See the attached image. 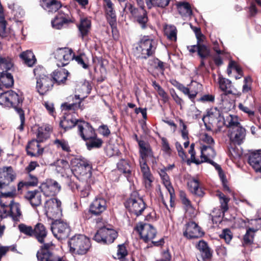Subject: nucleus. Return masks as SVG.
<instances>
[{
  "mask_svg": "<svg viewBox=\"0 0 261 261\" xmlns=\"http://www.w3.org/2000/svg\"><path fill=\"white\" fill-rule=\"evenodd\" d=\"M190 27L194 32L197 40H198V42H202L204 36L202 34L200 28L199 27H194L191 24L190 25Z\"/></svg>",
  "mask_w": 261,
  "mask_h": 261,
  "instance_id": "50",
  "label": "nucleus"
},
{
  "mask_svg": "<svg viewBox=\"0 0 261 261\" xmlns=\"http://www.w3.org/2000/svg\"><path fill=\"white\" fill-rule=\"evenodd\" d=\"M75 99V100H77L78 102H73L71 103H68L67 102H65L61 105V107L62 108L63 110H75L77 108H80L81 107V102L83 100V98H81L80 97L79 95H71L69 97V99Z\"/></svg>",
  "mask_w": 261,
  "mask_h": 261,
  "instance_id": "24",
  "label": "nucleus"
},
{
  "mask_svg": "<svg viewBox=\"0 0 261 261\" xmlns=\"http://www.w3.org/2000/svg\"><path fill=\"white\" fill-rule=\"evenodd\" d=\"M69 72L65 69L61 68L59 70H55L53 72V74L50 75L54 82L57 83L58 85L64 84L67 80L68 75Z\"/></svg>",
  "mask_w": 261,
  "mask_h": 261,
  "instance_id": "19",
  "label": "nucleus"
},
{
  "mask_svg": "<svg viewBox=\"0 0 261 261\" xmlns=\"http://www.w3.org/2000/svg\"><path fill=\"white\" fill-rule=\"evenodd\" d=\"M80 121V119H76L72 117L69 118L64 116L63 119L60 122V126L63 128L65 132H66L76 125L78 126Z\"/></svg>",
  "mask_w": 261,
  "mask_h": 261,
  "instance_id": "20",
  "label": "nucleus"
},
{
  "mask_svg": "<svg viewBox=\"0 0 261 261\" xmlns=\"http://www.w3.org/2000/svg\"><path fill=\"white\" fill-rule=\"evenodd\" d=\"M118 169L124 173H131L130 166L128 161L124 159H121L117 164Z\"/></svg>",
  "mask_w": 261,
  "mask_h": 261,
  "instance_id": "37",
  "label": "nucleus"
},
{
  "mask_svg": "<svg viewBox=\"0 0 261 261\" xmlns=\"http://www.w3.org/2000/svg\"><path fill=\"white\" fill-rule=\"evenodd\" d=\"M154 41L148 36H144L138 43L136 49L138 54V58L147 59L152 56L155 51V47L153 49Z\"/></svg>",
  "mask_w": 261,
  "mask_h": 261,
  "instance_id": "5",
  "label": "nucleus"
},
{
  "mask_svg": "<svg viewBox=\"0 0 261 261\" xmlns=\"http://www.w3.org/2000/svg\"><path fill=\"white\" fill-rule=\"evenodd\" d=\"M101 231V229L99 228L94 236L93 240L97 243L102 244H107L106 239L104 238V236L102 235Z\"/></svg>",
  "mask_w": 261,
  "mask_h": 261,
  "instance_id": "48",
  "label": "nucleus"
},
{
  "mask_svg": "<svg viewBox=\"0 0 261 261\" xmlns=\"http://www.w3.org/2000/svg\"><path fill=\"white\" fill-rule=\"evenodd\" d=\"M14 171L11 166L4 167L0 169V179L9 180V182L13 181L16 176L13 174Z\"/></svg>",
  "mask_w": 261,
  "mask_h": 261,
  "instance_id": "22",
  "label": "nucleus"
},
{
  "mask_svg": "<svg viewBox=\"0 0 261 261\" xmlns=\"http://www.w3.org/2000/svg\"><path fill=\"white\" fill-rule=\"evenodd\" d=\"M107 4V9H106L107 20L111 27L115 28L117 23V18L115 10L113 8V3L111 0H103Z\"/></svg>",
  "mask_w": 261,
  "mask_h": 261,
  "instance_id": "16",
  "label": "nucleus"
},
{
  "mask_svg": "<svg viewBox=\"0 0 261 261\" xmlns=\"http://www.w3.org/2000/svg\"><path fill=\"white\" fill-rule=\"evenodd\" d=\"M176 147L178 151V155L179 156L180 158H181L183 162L185 161V160L187 157V155L184 151L183 148L180 144L177 142L176 143Z\"/></svg>",
  "mask_w": 261,
  "mask_h": 261,
  "instance_id": "57",
  "label": "nucleus"
},
{
  "mask_svg": "<svg viewBox=\"0 0 261 261\" xmlns=\"http://www.w3.org/2000/svg\"><path fill=\"white\" fill-rule=\"evenodd\" d=\"M91 26V22L90 20L87 18L81 19L78 28L83 37L88 34Z\"/></svg>",
  "mask_w": 261,
  "mask_h": 261,
  "instance_id": "30",
  "label": "nucleus"
},
{
  "mask_svg": "<svg viewBox=\"0 0 261 261\" xmlns=\"http://www.w3.org/2000/svg\"><path fill=\"white\" fill-rule=\"evenodd\" d=\"M51 243L44 244L40 251L37 252L38 261H64L63 257L59 256L55 252H51L49 247Z\"/></svg>",
  "mask_w": 261,
  "mask_h": 261,
  "instance_id": "10",
  "label": "nucleus"
},
{
  "mask_svg": "<svg viewBox=\"0 0 261 261\" xmlns=\"http://www.w3.org/2000/svg\"><path fill=\"white\" fill-rule=\"evenodd\" d=\"M15 196V193L13 192H3L1 191H0V206L2 207L5 208L6 207H7L8 205L6 204L5 203H4L2 202V198H13Z\"/></svg>",
  "mask_w": 261,
  "mask_h": 261,
  "instance_id": "45",
  "label": "nucleus"
},
{
  "mask_svg": "<svg viewBox=\"0 0 261 261\" xmlns=\"http://www.w3.org/2000/svg\"><path fill=\"white\" fill-rule=\"evenodd\" d=\"M188 185L190 186L191 192L193 194L196 192V191L200 188L199 180L195 178H193L191 181L190 183L188 184Z\"/></svg>",
  "mask_w": 261,
  "mask_h": 261,
  "instance_id": "51",
  "label": "nucleus"
},
{
  "mask_svg": "<svg viewBox=\"0 0 261 261\" xmlns=\"http://www.w3.org/2000/svg\"><path fill=\"white\" fill-rule=\"evenodd\" d=\"M246 129L242 125L232 128L230 136L231 141L238 145L242 144L246 137Z\"/></svg>",
  "mask_w": 261,
  "mask_h": 261,
  "instance_id": "15",
  "label": "nucleus"
},
{
  "mask_svg": "<svg viewBox=\"0 0 261 261\" xmlns=\"http://www.w3.org/2000/svg\"><path fill=\"white\" fill-rule=\"evenodd\" d=\"M255 230L252 228H249L243 237V245L244 246L250 245L253 243L254 233Z\"/></svg>",
  "mask_w": 261,
  "mask_h": 261,
  "instance_id": "33",
  "label": "nucleus"
},
{
  "mask_svg": "<svg viewBox=\"0 0 261 261\" xmlns=\"http://www.w3.org/2000/svg\"><path fill=\"white\" fill-rule=\"evenodd\" d=\"M221 239L225 240L226 243H229L232 238V234L230 230L228 228L223 229L222 233L219 235Z\"/></svg>",
  "mask_w": 261,
  "mask_h": 261,
  "instance_id": "44",
  "label": "nucleus"
},
{
  "mask_svg": "<svg viewBox=\"0 0 261 261\" xmlns=\"http://www.w3.org/2000/svg\"><path fill=\"white\" fill-rule=\"evenodd\" d=\"M85 141H86V145L87 148L89 150L94 148H100L102 143L101 139L97 138L96 134H95V136H92L91 138H89Z\"/></svg>",
  "mask_w": 261,
  "mask_h": 261,
  "instance_id": "31",
  "label": "nucleus"
},
{
  "mask_svg": "<svg viewBox=\"0 0 261 261\" xmlns=\"http://www.w3.org/2000/svg\"><path fill=\"white\" fill-rule=\"evenodd\" d=\"M176 6L179 13L181 15L190 16L193 14L190 4L188 2H180Z\"/></svg>",
  "mask_w": 261,
  "mask_h": 261,
  "instance_id": "27",
  "label": "nucleus"
},
{
  "mask_svg": "<svg viewBox=\"0 0 261 261\" xmlns=\"http://www.w3.org/2000/svg\"><path fill=\"white\" fill-rule=\"evenodd\" d=\"M71 51V48L68 47H59L54 53V57L58 61H60L64 56V54Z\"/></svg>",
  "mask_w": 261,
  "mask_h": 261,
  "instance_id": "41",
  "label": "nucleus"
},
{
  "mask_svg": "<svg viewBox=\"0 0 261 261\" xmlns=\"http://www.w3.org/2000/svg\"><path fill=\"white\" fill-rule=\"evenodd\" d=\"M50 228L55 237L61 241L67 239L71 231L69 224L61 219L53 221Z\"/></svg>",
  "mask_w": 261,
  "mask_h": 261,
  "instance_id": "6",
  "label": "nucleus"
},
{
  "mask_svg": "<svg viewBox=\"0 0 261 261\" xmlns=\"http://www.w3.org/2000/svg\"><path fill=\"white\" fill-rule=\"evenodd\" d=\"M170 94L174 99V100L175 101V102L180 106H181V104L183 103L182 99L180 98L178 95L176 94L175 90L173 88L170 89Z\"/></svg>",
  "mask_w": 261,
  "mask_h": 261,
  "instance_id": "58",
  "label": "nucleus"
},
{
  "mask_svg": "<svg viewBox=\"0 0 261 261\" xmlns=\"http://www.w3.org/2000/svg\"><path fill=\"white\" fill-rule=\"evenodd\" d=\"M166 34L169 39L175 41L176 40L177 30L175 27H172L169 30H167Z\"/></svg>",
  "mask_w": 261,
  "mask_h": 261,
  "instance_id": "52",
  "label": "nucleus"
},
{
  "mask_svg": "<svg viewBox=\"0 0 261 261\" xmlns=\"http://www.w3.org/2000/svg\"><path fill=\"white\" fill-rule=\"evenodd\" d=\"M197 54L201 59H205L211 56V51L209 48L206 45L201 43H200Z\"/></svg>",
  "mask_w": 261,
  "mask_h": 261,
  "instance_id": "38",
  "label": "nucleus"
},
{
  "mask_svg": "<svg viewBox=\"0 0 261 261\" xmlns=\"http://www.w3.org/2000/svg\"><path fill=\"white\" fill-rule=\"evenodd\" d=\"M79 168H81L83 170H85L80 172L81 176H83L85 179H87L91 177L92 175V167L89 161L86 160L82 161Z\"/></svg>",
  "mask_w": 261,
  "mask_h": 261,
  "instance_id": "29",
  "label": "nucleus"
},
{
  "mask_svg": "<svg viewBox=\"0 0 261 261\" xmlns=\"http://www.w3.org/2000/svg\"><path fill=\"white\" fill-rule=\"evenodd\" d=\"M73 52L71 49V51L66 52L64 54V56L62 58V60L60 61H57V65L59 67H62L68 65L71 59L73 60L74 57H73Z\"/></svg>",
  "mask_w": 261,
  "mask_h": 261,
  "instance_id": "36",
  "label": "nucleus"
},
{
  "mask_svg": "<svg viewBox=\"0 0 261 261\" xmlns=\"http://www.w3.org/2000/svg\"><path fill=\"white\" fill-rule=\"evenodd\" d=\"M8 206H9L10 208L9 216H10L14 221H18V217L21 215L20 204L18 203H15L14 200H12Z\"/></svg>",
  "mask_w": 261,
  "mask_h": 261,
  "instance_id": "25",
  "label": "nucleus"
},
{
  "mask_svg": "<svg viewBox=\"0 0 261 261\" xmlns=\"http://www.w3.org/2000/svg\"><path fill=\"white\" fill-rule=\"evenodd\" d=\"M100 229L107 244L113 243L118 237L117 232L113 229H109L106 227H101Z\"/></svg>",
  "mask_w": 261,
  "mask_h": 261,
  "instance_id": "23",
  "label": "nucleus"
},
{
  "mask_svg": "<svg viewBox=\"0 0 261 261\" xmlns=\"http://www.w3.org/2000/svg\"><path fill=\"white\" fill-rule=\"evenodd\" d=\"M141 8V14L137 17L136 21L140 25L142 29L146 28V23L148 20L147 13L146 10L144 9V7Z\"/></svg>",
  "mask_w": 261,
  "mask_h": 261,
  "instance_id": "35",
  "label": "nucleus"
},
{
  "mask_svg": "<svg viewBox=\"0 0 261 261\" xmlns=\"http://www.w3.org/2000/svg\"><path fill=\"white\" fill-rule=\"evenodd\" d=\"M77 128L79 135L84 141L91 138L92 136H94L96 134L94 129L90 123L84 120L80 121Z\"/></svg>",
  "mask_w": 261,
  "mask_h": 261,
  "instance_id": "13",
  "label": "nucleus"
},
{
  "mask_svg": "<svg viewBox=\"0 0 261 261\" xmlns=\"http://www.w3.org/2000/svg\"><path fill=\"white\" fill-rule=\"evenodd\" d=\"M117 255L119 256L120 259L125 258L127 255L128 252L124 244H120L118 245Z\"/></svg>",
  "mask_w": 261,
  "mask_h": 261,
  "instance_id": "49",
  "label": "nucleus"
},
{
  "mask_svg": "<svg viewBox=\"0 0 261 261\" xmlns=\"http://www.w3.org/2000/svg\"><path fill=\"white\" fill-rule=\"evenodd\" d=\"M106 209V200L103 198H96L91 203L88 211L85 212L83 217L86 219H89L90 218V214L99 216Z\"/></svg>",
  "mask_w": 261,
  "mask_h": 261,
  "instance_id": "8",
  "label": "nucleus"
},
{
  "mask_svg": "<svg viewBox=\"0 0 261 261\" xmlns=\"http://www.w3.org/2000/svg\"><path fill=\"white\" fill-rule=\"evenodd\" d=\"M45 214L48 219L54 221L62 216L61 201L56 198L47 200L44 205Z\"/></svg>",
  "mask_w": 261,
  "mask_h": 261,
  "instance_id": "7",
  "label": "nucleus"
},
{
  "mask_svg": "<svg viewBox=\"0 0 261 261\" xmlns=\"http://www.w3.org/2000/svg\"><path fill=\"white\" fill-rule=\"evenodd\" d=\"M204 234L198 224L194 221H189L185 224L183 235L188 239L198 238Z\"/></svg>",
  "mask_w": 261,
  "mask_h": 261,
  "instance_id": "11",
  "label": "nucleus"
},
{
  "mask_svg": "<svg viewBox=\"0 0 261 261\" xmlns=\"http://www.w3.org/2000/svg\"><path fill=\"white\" fill-rule=\"evenodd\" d=\"M0 82L6 88L12 87L14 85V79L11 73L7 70L3 71L0 75Z\"/></svg>",
  "mask_w": 261,
  "mask_h": 261,
  "instance_id": "26",
  "label": "nucleus"
},
{
  "mask_svg": "<svg viewBox=\"0 0 261 261\" xmlns=\"http://www.w3.org/2000/svg\"><path fill=\"white\" fill-rule=\"evenodd\" d=\"M139 193L133 191L124 203L125 207L129 213L134 214L136 217L141 215L146 208V204L142 198L139 197Z\"/></svg>",
  "mask_w": 261,
  "mask_h": 261,
  "instance_id": "4",
  "label": "nucleus"
},
{
  "mask_svg": "<svg viewBox=\"0 0 261 261\" xmlns=\"http://www.w3.org/2000/svg\"><path fill=\"white\" fill-rule=\"evenodd\" d=\"M33 236L35 237L38 242L42 245L40 246V249L37 251L38 252L41 250L42 246L46 244L51 243L52 245L49 247V250L51 252H55L53 249L54 245L51 242L44 243V239L47 236V231L44 225L40 223H37L34 227L33 231Z\"/></svg>",
  "mask_w": 261,
  "mask_h": 261,
  "instance_id": "12",
  "label": "nucleus"
},
{
  "mask_svg": "<svg viewBox=\"0 0 261 261\" xmlns=\"http://www.w3.org/2000/svg\"><path fill=\"white\" fill-rule=\"evenodd\" d=\"M7 22L5 17L0 18V37H4L6 36V30Z\"/></svg>",
  "mask_w": 261,
  "mask_h": 261,
  "instance_id": "53",
  "label": "nucleus"
},
{
  "mask_svg": "<svg viewBox=\"0 0 261 261\" xmlns=\"http://www.w3.org/2000/svg\"><path fill=\"white\" fill-rule=\"evenodd\" d=\"M179 196L183 204L186 205L187 207L191 206V201L187 197L186 194L184 191H180L179 192Z\"/></svg>",
  "mask_w": 261,
  "mask_h": 261,
  "instance_id": "55",
  "label": "nucleus"
},
{
  "mask_svg": "<svg viewBox=\"0 0 261 261\" xmlns=\"http://www.w3.org/2000/svg\"><path fill=\"white\" fill-rule=\"evenodd\" d=\"M29 176L30 177L29 180L27 181L28 187L37 186L38 184V178L30 173L29 174Z\"/></svg>",
  "mask_w": 261,
  "mask_h": 261,
  "instance_id": "54",
  "label": "nucleus"
},
{
  "mask_svg": "<svg viewBox=\"0 0 261 261\" xmlns=\"http://www.w3.org/2000/svg\"><path fill=\"white\" fill-rule=\"evenodd\" d=\"M39 147L40 145L39 144V142L35 140V139H33L31 141H30L25 147L27 154H28V151H33L35 150L36 147L39 148Z\"/></svg>",
  "mask_w": 261,
  "mask_h": 261,
  "instance_id": "47",
  "label": "nucleus"
},
{
  "mask_svg": "<svg viewBox=\"0 0 261 261\" xmlns=\"http://www.w3.org/2000/svg\"><path fill=\"white\" fill-rule=\"evenodd\" d=\"M166 169H161L160 175L163 180L164 185L170 182L169 176L166 172Z\"/></svg>",
  "mask_w": 261,
  "mask_h": 261,
  "instance_id": "63",
  "label": "nucleus"
},
{
  "mask_svg": "<svg viewBox=\"0 0 261 261\" xmlns=\"http://www.w3.org/2000/svg\"><path fill=\"white\" fill-rule=\"evenodd\" d=\"M39 192V191L38 190L29 191L27 192L25 197L30 201V203H31L33 198H34Z\"/></svg>",
  "mask_w": 261,
  "mask_h": 261,
  "instance_id": "64",
  "label": "nucleus"
},
{
  "mask_svg": "<svg viewBox=\"0 0 261 261\" xmlns=\"http://www.w3.org/2000/svg\"><path fill=\"white\" fill-rule=\"evenodd\" d=\"M54 143L56 145L57 148H61L64 151L69 152L71 151L68 142L64 139H57Z\"/></svg>",
  "mask_w": 261,
  "mask_h": 261,
  "instance_id": "40",
  "label": "nucleus"
},
{
  "mask_svg": "<svg viewBox=\"0 0 261 261\" xmlns=\"http://www.w3.org/2000/svg\"><path fill=\"white\" fill-rule=\"evenodd\" d=\"M20 58L24 63L29 67H32L36 61L35 55L31 50H27L22 52L20 55Z\"/></svg>",
  "mask_w": 261,
  "mask_h": 261,
  "instance_id": "28",
  "label": "nucleus"
},
{
  "mask_svg": "<svg viewBox=\"0 0 261 261\" xmlns=\"http://www.w3.org/2000/svg\"><path fill=\"white\" fill-rule=\"evenodd\" d=\"M70 250L79 255L86 254L91 247L90 239L83 234H75L68 241Z\"/></svg>",
  "mask_w": 261,
  "mask_h": 261,
  "instance_id": "2",
  "label": "nucleus"
},
{
  "mask_svg": "<svg viewBox=\"0 0 261 261\" xmlns=\"http://www.w3.org/2000/svg\"><path fill=\"white\" fill-rule=\"evenodd\" d=\"M197 249L202 253V257L203 261H205V259H210L212 256V252L206 242L204 240L199 241L197 245Z\"/></svg>",
  "mask_w": 261,
  "mask_h": 261,
  "instance_id": "21",
  "label": "nucleus"
},
{
  "mask_svg": "<svg viewBox=\"0 0 261 261\" xmlns=\"http://www.w3.org/2000/svg\"><path fill=\"white\" fill-rule=\"evenodd\" d=\"M206 116L213 117L214 118L217 119L218 122H221L222 119H224V118L222 115V112L218 109L217 107L207 111L206 115L204 116L202 118L203 121H204V118Z\"/></svg>",
  "mask_w": 261,
  "mask_h": 261,
  "instance_id": "34",
  "label": "nucleus"
},
{
  "mask_svg": "<svg viewBox=\"0 0 261 261\" xmlns=\"http://www.w3.org/2000/svg\"><path fill=\"white\" fill-rule=\"evenodd\" d=\"M219 198L220 202L221 203V209L223 213H225L228 210V203L229 201V198L226 197V196L222 192H219L217 194Z\"/></svg>",
  "mask_w": 261,
  "mask_h": 261,
  "instance_id": "39",
  "label": "nucleus"
},
{
  "mask_svg": "<svg viewBox=\"0 0 261 261\" xmlns=\"http://www.w3.org/2000/svg\"><path fill=\"white\" fill-rule=\"evenodd\" d=\"M39 189L45 196L49 197L57 194L61 190V186L56 180L47 179L41 184Z\"/></svg>",
  "mask_w": 261,
  "mask_h": 261,
  "instance_id": "9",
  "label": "nucleus"
},
{
  "mask_svg": "<svg viewBox=\"0 0 261 261\" xmlns=\"http://www.w3.org/2000/svg\"><path fill=\"white\" fill-rule=\"evenodd\" d=\"M148 9L152 7H159L164 8L168 6L170 0H145Z\"/></svg>",
  "mask_w": 261,
  "mask_h": 261,
  "instance_id": "32",
  "label": "nucleus"
},
{
  "mask_svg": "<svg viewBox=\"0 0 261 261\" xmlns=\"http://www.w3.org/2000/svg\"><path fill=\"white\" fill-rule=\"evenodd\" d=\"M40 3L44 10L51 12H56L62 7L61 2L57 0H40Z\"/></svg>",
  "mask_w": 261,
  "mask_h": 261,
  "instance_id": "18",
  "label": "nucleus"
},
{
  "mask_svg": "<svg viewBox=\"0 0 261 261\" xmlns=\"http://www.w3.org/2000/svg\"><path fill=\"white\" fill-rule=\"evenodd\" d=\"M141 170L143 174L144 177L150 182H152L151 180V174L149 171V168L146 164V162H144L140 165Z\"/></svg>",
  "mask_w": 261,
  "mask_h": 261,
  "instance_id": "43",
  "label": "nucleus"
},
{
  "mask_svg": "<svg viewBox=\"0 0 261 261\" xmlns=\"http://www.w3.org/2000/svg\"><path fill=\"white\" fill-rule=\"evenodd\" d=\"M229 117L230 119L228 122V125H226L227 127H231L232 128H237L241 125L240 123L238 121V117L237 116L230 115Z\"/></svg>",
  "mask_w": 261,
  "mask_h": 261,
  "instance_id": "46",
  "label": "nucleus"
},
{
  "mask_svg": "<svg viewBox=\"0 0 261 261\" xmlns=\"http://www.w3.org/2000/svg\"><path fill=\"white\" fill-rule=\"evenodd\" d=\"M197 100L202 102H213L215 100V96L212 94H205Z\"/></svg>",
  "mask_w": 261,
  "mask_h": 261,
  "instance_id": "62",
  "label": "nucleus"
},
{
  "mask_svg": "<svg viewBox=\"0 0 261 261\" xmlns=\"http://www.w3.org/2000/svg\"><path fill=\"white\" fill-rule=\"evenodd\" d=\"M152 62L155 65L154 68L156 69H160L162 72L165 70L164 63L160 60L158 58H154Z\"/></svg>",
  "mask_w": 261,
  "mask_h": 261,
  "instance_id": "56",
  "label": "nucleus"
},
{
  "mask_svg": "<svg viewBox=\"0 0 261 261\" xmlns=\"http://www.w3.org/2000/svg\"><path fill=\"white\" fill-rule=\"evenodd\" d=\"M24 98L21 94L19 95L15 91L10 90L0 95V105L8 108H13L18 113L19 109H22Z\"/></svg>",
  "mask_w": 261,
  "mask_h": 261,
  "instance_id": "3",
  "label": "nucleus"
},
{
  "mask_svg": "<svg viewBox=\"0 0 261 261\" xmlns=\"http://www.w3.org/2000/svg\"><path fill=\"white\" fill-rule=\"evenodd\" d=\"M71 22V19L66 18L64 14H58L51 22L53 28L58 30L67 27Z\"/></svg>",
  "mask_w": 261,
  "mask_h": 261,
  "instance_id": "17",
  "label": "nucleus"
},
{
  "mask_svg": "<svg viewBox=\"0 0 261 261\" xmlns=\"http://www.w3.org/2000/svg\"><path fill=\"white\" fill-rule=\"evenodd\" d=\"M162 150L166 153H169L171 151V148L166 138L163 137L161 139Z\"/></svg>",
  "mask_w": 261,
  "mask_h": 261,
  "instance_id": "59",
  "label": "nucleus"
},
{
  "mask_svg": "<svg viewBox=\"0 0 261 261\" xmlns=\"http://www.w3.org/2000/svg\"><path fill=\"white\" fill-rule=\"evenodd\" d=\"M148 228L147 229V234L149 235L151 239H153L156 234L157 231L156 229L152 225L148 224L147 225Z\"/></svg>",
  "mask_w": 261,
  "mask_h": 261,
  "instance_id": "61",
  "label": "nucleus"
},
{
  "mask_svg": "<svg viewBox=\"0 0 261 261\" xmlns=\"http://www.w3.org/2000/svg\"><path fill=\"white\" fill-rule=\"evenodd\" d=\"M41 203V195L40 192L36 195L33 198L32 201L30 203L33 207H37L40 205Z\"/></svg>",
  "mask_w": 261,
  "mask_h": 261,
  "instance_id": "60",
  "label": "nucleus"
},
{
  "mask_svg": "<svg viewBox=\"0 0 261 261\" xmlns=\"http://www.w3.org/2000/svg\"><path fill=\"white\" fill-rule=\"evenodd\" d=\"M18 228L20 232L30 237L33 236L34 229L31 226H27L24 224H20Z\"/></svg>",
  "mask_w": 261,
  "mask_h": 261,
  "instance_id": "42",
  "label": "nucleus"
},
{
  "mask_svg": "<svg viewBox=\"0 0 261 261\" xmlns=\"http://www.w3.org/2000/svg\"><path fill=\"white\" fill-rule=\"evenodd\" d=\"M42 67H36L34 69V73L36 76V89L41 95L46 94L50 91L54 86V82L51 76L43 73Z\"/></svg>",
  "mask_w": 261,
  "mask_h": 261,
  "instance_id": "1",
  "label": "nucleus"
},
{
  "mask_svg": "<svg viewBox=\"0 0 261 261\" xmlns=\"http://www.w3.org/2000/svg\"><path fill=\"white\" fill-rule=\"evenodd\" d=\"M248 163L256 172L261 173V150L251 152L248 159Z\"/></svg>",
  "mask_w": 261,
  "mask_h": 261,
  "instance_id": "14",
  "label": "nucleus"
}]
</instances>
